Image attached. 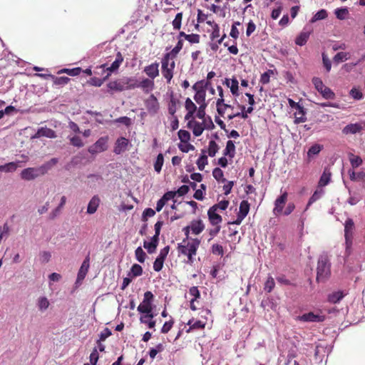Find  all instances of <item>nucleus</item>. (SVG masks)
Listing matches in <instances>:
<instances>
[{"label":"nucleus","mask_w":365,"mask_h":365,"mask_svg":"<svg viewBox=\"0 0 365 365\" xmlns=\"http://www.w3.org/2000/svg\"><path fill=\"white\" fill-rule=\"evenodd\" d=\"M138 80L135 77H123L107 84L109 92H121L137 88Z\"/></svg>","instance_id":"1"},{"label":"nucleus","mask_w":365,"mask_h":365,"mask_svg":"<svg viewBox=\"0 0 365 365\" xmlns=\"http://www.w3.org/2000/svg\"><path fill=\"white\" fill-rule=\"evenodd\" d=\"M153 300V294L152 292L150 291L145 292L143 302L138 307V311L140 313L145 314V315L141 316L140 318L141 323H146L147 318L153 319L154 317Z\"/></svg>","instance_id":"2"},{"label":"nucleus","mask_w":365,"mask_h":365,"mask_svg":"<svg viewBox=\"0 0 365 365\" xmlns=\"http://www.w3.org/2000/svg\"><path fill=\"white\" fill-rule=\"evenodd\" d=\"M200 241L198 239H193L191 242L183 240L182 243L178 244V252L187 257V262H193V257L196 255L197 250L200 245Z\"/></svg>","instance_id":"3"},{"label":"nucleus","mask_w":365,"mask_h":365,"mask_svg":"<svg viewBox=\"0 0 365 365\" xmlns=\"http://www.w3.org/2000/svg\"><path fill=\"white\" fill-rule=\"evenodd\" d=\"M162 73L169 83L173 77L175 61L170 58V53H166L162 59Z\"/></svg>","instance_id":"4"},{"label":"nucleus","mask_w":365,"mask_h":365,"mask_svg":"<svg viewBox=\"0 0 365 365\" xmlns=\"http://www.w3.org/2000/svg\"><path fill=\"white\" fill-rule=\"evenodd\" d=\"M317 271V279L318 281H324L329 275L330 264L327 256H321L319 258Z\"/></svg>","instance_id":"5"},{"label":"nucleus","mask_w":365,"mask_h":365,"mask_svg":"<svg viewBox=\"0 0 365 365\" xmlns=\"http://www.w3.org/2000/svg\"><path fill=\"white\" fill-rule=\"evenodd\" d=\"M312 83L315 88L322 94L323 98L326 99H334L335 98L334 93L329 88L324 86L319 78H314Z\"/></svg>","instance_id":"6"},{"label":"nucleus","mask_w":365,"mask_h":365,"mask_svg":"<svg viewBox=\"0 0 365 365\" xmlns=\"http://www.w3.org/2000/svg\"><path fill=\"white\" fill-rule=\"evenodd\" d=\"M354 227V221L351 219H347L344 224V237L346 252H348L352 245Z\"/></svg>","instance_id":"7"},{"label":"nucleus","mask_w":365,"mask_h":365,"mask_svg":"<svg viewBox=\"0 0 365 365\" xmlns=\"http://www.w3.org/2000/svg\"><path fill=\"white\" fill-rule=\"evenodd\" d=\"M325 319L324 315L309 312L296 317V320L304 322H321Z\"/></svg>","instance_id":"8"},{"label":"nucleus","mask_w":365,"mask_h":365,"mask_svg":"<svg viewBox=\"0 0 365 365\" xmlns=\"http://www.w3.org/2000/svg\"><path fill=\"white\" fill-rule=\"evenodd\" d=\"M107 142L108 138L106 137L99 138L88 148V152L91 154H96L105 151L108 148Z\"/></svg>","instance_id":"9"},{"label":"nucleus","mask_w":365,"mask_h":365,"mask_svg":"<svg viewBox=\"0 0 365 365\" xmlns=\"http://www.w3.org/2000/svg\"><path fill=\"white\" fill-rule=\"evenodd\" d=\"M89 267H90V257L88 255L87 257H86V258L84 259L79 270H78V275H77V279H76V284H81V282H83V280L85 279L86 274H87V272L88 271V269H89Z\"/></svg>","instance_id":"10"},{"label":"nucleus","mask_w":365,"mask_h":365,"mask_svg":"<svg viewBox=\"0 0 365 365\" xmlns=\"http://www.w3.org/2000/svg\"><path fill=\"white\" fill-rule=\"evenodd\" d=\"M249 210L250 203L247 200H242L240 205L239 212L234 223L236 225H240L247 215Z\"/></svg>","instance_id":"11"},{"label":"nucleus","mask_w":365,"mask_h":365,"mask_svg":"<svg viewBox=\"0 0 365 365\" xmlns=\"http://www.w3.org/2000/svg\"><path fill=\"white\" fill-rule=\"evenodd\" d=\"M41 137H46L48 138H56V132L47 127H41L38 129L37 132L32 136V138H39Z\"/></svg>","instance_id":"12"},{"label":"nucleus","mask_w":365,"mask_h":365,"mask_svg":"<svg viewBox=\"0 0 365 365\" xmlns=\"http://www.w3.org/2000/svg\"><path fill=\"white\" fill-rule=\"evenodd\" d=\"M361 123H350L343 128L342 133L346 135L359 133L365 128V123H364V126Z\"/></svg>","instance_id":"13"},{"label":"nucleus","mask_w":365,"mask_h":365,"mask_svg":"<svg viewBox=\"0 0 365 365\" xmlns=\"http://www.w3.org/2000/svg\"><path fill=\"white\" fill-rule=\"evenodd\" d=\"M147 110L150 113L155 114L159 109V103L154 95H150L145 102Z\"/></svg>","instance_id":"14"},{"label":"nucleus","mask_w":365,"mask_h":365,"mask_svg":"<svg viewBox=\"0 0 365 365\" xmlns=\"http://www.w3.org/2000/svg\"><path fill=\"white\" fill-rule=\"evenodd\" d=\"M21 178L24 180H32L39 177L36 168H28L21 172Z\"/></svg>","instance_id":"15"},{"label":"nucleus","mask_w":365,"mask_h":365,"mask_svg":"<svg viewBox=\"0 0 365 365\" xmlns=\"http://www.w3.org/2000/svg\"><path fill=\"white\" fill-rule=\"evenodd\" d=\"M287 193L284 192L275 200L274 208L273 210V213L274 215L277 216L282 212V210L287 201Z\"/></svg>","instance_id":"16"},{"label":"nucleus","mask_w":365,"mask_h":365,"mask_svg":"<svg viewBox=\"0 0 365 365\" xmlns=\"http://www.w3.org/2000/svg\"><path fill=\"white\" fill-rule=\"evenodd\" d=\"M159 63L155 62L144 68L143 71L151 79L155 78L159 75Z\"/></svg>","instance_id":"17"},{"label":"nucleus","mask_w":365,"mask_h":365,"mask_svg":"<svg viewBox=\"0 0 365 365\" xmlns=\"http://www.w3.org/2000/svg\"><path fill=\"white\" fill-rule=\"evenodd\" d=\"M58 162L57 158H52L48 162L45 163L42 165L36 168L37 171L38 172L39 175H43L47 173Z\"/></svg>","instance_id":"18"},{"label":"nucleus","mask_w":365,"mask_h":365,"mask_svg":"<svg viewBox=\"0 0 365 365\" xmlns=\"http://www.w3.org/2000/svg\"><path fill=\"white\" fill-rule=\"evenodd\" d=\"M187 127L192 130L195 136L198 137L203 133L204 127L202 123L191 120L187 123Z\"/></svg>","instance_id":"19"},{"label":"nucleus","mask_w":365,"mask_h":365,"mask_svg":"<svg viewBox=\"0 0 365 365\" xmlns=\"http://www.w3.org/2000/svg\"><path fill=\"white\" fill-rule=\"evenodd\" d=\"M101 200L98 195H94L90 200L86 212L89 215L94 214L99 207Z\"/></svg>","instance_id":"20"},{"label":"nucleus","mask_w":365,"mask_h":365,"mask_svg":"<svg viewBox=\"0 0 365 365\" xmlns=\"http://www.w3.org/2000/svg\"><path fill=\"white\" fill-rule=\"evenodd\" d=\"M189 227L191 229V232L194 235L200 234L205 229V225L201 220H195L191 221L189 225Z\"/></svg>","instance_id":"21"},{"label":"nucleus","mask_w":365,"mask_h":365,"mask_svg":"<svg viewBox=\"0 0 365 365\" xmlns=\"http://www.w3.org/2000/svg\"><path fill=\"white\" fill-rule=\"evenodd\" d=\"M210 222L213 225H218L222 222V217L217 213L216 209L210 207L207 212Z\"/></svg>","instance_id":"22"},{"label":"nucleus","mask_w":365,"mask_h":365,"mask_svg":"<svg viewBox=\"0 0 365 365\" xmlns=\"http://www.w3.org/2000/svg\"><path fill=\"white\" fill-rule=\"evenodd\" d=\"M128 145V140L125 138H120L117 140L114 152L116 154H120L125 151Z\"/></svg>","instance_id":"23"},{"label":"nucleus","mask_w":365,"mask_h":365,"mask_svg":"<svg viewBox=\"0 0 365 365\" xmlns=\"http://www.w3.org/2000/svg\"><path fill=\"white\" fill-rule=\"evenodd\" d=\"M159 239L157 236H153L150 241H145L143 243V247L147 250L148 252L150 254L154 253L156 250Z\"/></svg>","instance_id":"24"},{"label":"nucleus","mask_w":365,"mask_h":365,"mask_svg":"<svg viewBox=\"0 0 365 365\" xmlns=\"http://www.w3.org/2000/svg\"><path fill=\"white\" fill-rule=\"evenodd\" d=\"M153 79L144 78L140 83L138 82L137 88L140 87L146 93L151 91L154 88Z\"/></svg>","instance_id":"25"},{"label":"nucleus","mask_w":365,"mask_h":365,"mask_svg":"<svg viewBox=\"0 0 365 365\" xmlns=\"http://www.w3.org/2000/svg\"><path fill=\"white\" fill-rule=\"evenodd\" d=\"M346 294V293H344L343 291L340 290L333 292L332 293L329 294L328 301L330 303L336 304L339 302Z\"/></svg>","instance_id":"26"},{"label":"nucleus","mask_w":365,"mask_h":365,"mask_svg":"<svg viewBox=\"0 0 365 365\" xmlns=\"http://www.w3.org/2000/svg\"><path fill=\"white\" fill-rule=\"evenodd\" d=\"M297 111L295 113L294 123L296 124H299L305 122L307 120V118L305 116V112L303 107L300 105H297Z\"/></svg>","instance_id":"27"},{"label":"nucleus","mask_w":365,"mask_h":365,"mask_svg":"<svg viewBox=\"0 0 365 365\" xmlns=\"http://www.w3.org/2000/svg\"><path fill=\"white\" fill-rule=\"evenodd\" d=\"M225 156H229L232 158L235 155V145L232 140H228L226 144L225 149L223 150Z\"/></svg>","instance_id":"28"},{"label":"nucleus","mask_w":365,"mask_h":365,"mask_svg":"<svg viewBox=\"0 0 365 365\" xmlns=\"http://www.w3.org/2000/svg\"><path fill=\"white\" fill-rule=\"evenodd\" d=\"M206 150H202L201 155L197 160V165L200 170H203L205 165H207V156Z\"/></svg>","instance_id":"29"},{"label":"nucleus","mask_w":365,"mask_h":365,"mask_svg":"<svg viewBox=\"0 0 365 365\" xmlns=\"http://www.w3.org/2000/svg\"><path fill=\"white\" fill-rule=\"evenodd\" d=\"M310 35L309 31H302L295 39V43L298 46H304L307 42Z\"/></svg>","instance_id":"30"},{"label":"nucleus","mask_w":365,"mask_h":365,"mask_svg":"<svg viewBox=\"0 0 365 365\" xmlns=\"http://www.w3.org/2000/svg\"><path fill=\"white\" fill-rule=\"evenodd\" d=\"M210 85V81H200L192 86V89L195 92H206V88Z\"/></svg>","instance_id":"31"},{"label":"nucleus","mask_w":365,"mask_h":365,"mask_svg":"<svg viewBox=\"0 0 365 365\" xmlns=\"http://www.w3.org/2000/svg\"><path fill=\"white\" fill-rule=\"evenodd\" d=\"M331 179V173L328 169H324L320 180L319 181V186L324 187L329 184Z\"/></svg>","instance_id":"32"},{"label":"nucleus","mask_w":365,"mask_h":365,"mask_svg":"<svg viewBox=\"0 0 365 365\" xmlns=\"http://www.w3.org/2000/svg\"><path fill=\"white\" fill-rule=\"evenodd\" d=\"M123 61V58L122 55L120 54V53H118L115 60L112 63L110 66L107 68V70L109 71L110 73L116 71L119 68Z\"/></svg>","instance_id":"33"},{"label":"nucleus","mask_w":365,"mask_h":365,"mask_svg":"<svg viewBox=\"0 0 365 365\" xmlns=\"http://www.w3.org/2000/svg\"><path fill=\"white\" fill-rule=\"evenodd\" d=\"M68 139L69 140L70 143L74 147L81 148L84 145L83 140L78 135H69L68 136Z\"/></svg>","instance_id":"34"},{"label":"nucleus","mask_w":365,"mask_h":365,"mask_svg":"<svg viewBox=\"0 0 365 365\" xmlns=\"http://www.w3.org/2000/svg\"><path fill=\"white\" fill-rule=\"evenodd\" d=\"M49 304V301L46 297H41L37 300V307L41 312L46 310Z\"/></svg>","instance_id":"35"},{"label":"nucleus","mask_w":365,"mask_h":365,"mask_svg":"<svg viewBox=\"0 0 365 365\" xmlns=\"http://www.w3.org/2000/svg\"><path fill=\"white\" fill-rule=\"evenodd\" d=\"M350 58L349 53L347 52H339L337 53L333 58L334 62L336 63H339L341 62H344L347 61Z\"/></svg>","instance_id":"36"},{"label":"nucleus","mask_w":365,"mask_h":365,"mask_svg":"<svg viewBox=\"0 0 365 365\" xmlns=\"http://www.w3.org/2000/svg\"><path fill=\"white\" fill-rule=\"evenodd\" d=\"M51 258V253L49 251L42 250L39 252L38 260L41 264L48 263Z\"/></svg>","instance_id":"37"},{"label":"nucleus","mask_w":365,"mask_h":365,"mask_svg":"<svg viewBox=\"0 0 365 365\" xmlns=\"http://www.w3.org/2000/svg\"><path fill=\"white\" fill-rule=\"evenodd\" d=\"M81 71H82L81 68L79 67L71 68V69L70 68H63V69L60 70L59 71H58V74L66 73L71 76H76L81 73Z\"/></svg>","instance_id":"38"},{"label":"nucleus","mask_w":365,"mask_h":365,"mask_svg":"<svg viewBox=\"0 0 365 365\" xmlns=\"http://www.w3.org/2000/svg\"><path fill=\"white\" fill-rule=\"evenodd\" d=\"M323 146L319 144H314L310 147L307 152V156L309 158L314 157L319 153Z\"/></svg>","instance_id":"39"},{"label":"nucleus","mask_w":365,"mask_h":365,"mask_svg":"<svg viewBox=\"0 0 365 365\" xmlns=\"http://www.w3.org/2000/svg\"><path fill=\"white\" fill-rule=\"evenodd\" d=\"M219 150V146L215 140H210L208 145L207 153L209 156L214 157Z\"/></svg>","instance_id":"40"},{"label":"nucleus","mask_w":365,"mask_h":365,"mask_svg":"<svg viewBox=\"0 0 365 365\" xmlns=\"http://www.w3.org/2000/svg\"><path fill=\"white\" fill-rule=\"evenodd\" d=\"M212 175H213L214 178L218 182H227V180L225 178H224L223 171L219 168H215L213 170Z\"/></svg>","instance_id":"41"},{"label":"nucleus","mask_w":365,"mask_h":365,"mask_svg":"<svg viewBox=\"0 0 365 365\" xmlns=\"http://www.w3.org/2000/svg\"><path fill=\"white\" fill-rule=\"evenodd\" d=\"M324 194V190L322 189H320V190H317L314 194L311 196V197L309 198V200L308 202V204H307V209L308 208L309 206H310L313 202H316L317 200H318L319 199H320L322 197V196Z\"/></svg>","instance_id":"42"},{"label":"nucleus","mask_w":365,"mask_h":365,"mask_svg":"<svg viewBox=\"0 0 365 365\" xmlns=\"http://www.w3.org/2000/svg\"><path fill=\"white\" fill-rule=\"evenodd\" d=\"M327 17V12L325 9H321L317 12L311 19V22L314 23L319 20H323Z\"/></svg>","instance_id":"43"},{"label":"nucleus","mask_w":365,"mask_h":365,"mask_svg":"<svg viewBox=\"0 0 365 365\" xmlns=\"http://www.w3.org/2000/svg\"><path fill=\"white\" fill-rule=\"evenodd\" d=\"M164 163V158L163 154L159 153L156 158L155 164H154V169L157 173H160L161 171L162 167Z\"/></svg>","instance_id":"44"},{"label":"nucleus","mask_w":365,"mask_h":365,"mask_svg":"<svg viewBox=\"0 0 365 365\" xmlns=\"http://www.w3.org/2000/svg\"><path fill=\"white\" fill-rule=\"evenodd\" d=\"M19 162H11L2 165L3 172L12 173L14 172L18 168Z\"/></svg>","instance_id":"45"},{"label":"nucleus","mask_w":365,"mask_h":365,"mask_svg":"<svg viewBox=\"0 0 365 365\" xmlns=\"http://www.w3.org/2000/svg\"><path fill=\"white\" fill-rule=\"evenodd\" d=\"M182 13L180 12L178 13L174 19V20L172 22L173 29L175 30H179L181 27V23H182Z\"/></svg>","instance_id":"46"},{"label":"nucleus","mask_w":365,"mask_h":365,"mask_svg":"<svg viewBox=\"0 0 365 365\" xmlns=\"http://www.w3.org/2000/svg\"><path fill=\"white\" fill-rule=\"evenodd\" d=\"M135 257H136L137 260L139 262L143 263L145 262V257H146V254L140 247H138L135 250Z\"/></svg>","instance_id":"47"},{"label":"nucleus","mask_w":365,"mask_h":365,"mask_svg":"<svg viewBox=\"0 0 365 365\" xmlns=\"http://www.w3.org/2000/svg\"><path fill=\"white\" fill-rule=\"evenodd\" d=\"M334 13L337 19L340 20H344L346 19V16L348 14L349 11L346 8H340L336 9Z\"/></svg>","instance_id":"48"},{"label":"nucleus","mask_w":365,"mask_h":365,"mask_svg":"<svg viewBox=\"0 0 365 365\" xmlns=\"http://www.w3.org/2000/svg\"><path fill=\"white\" fill-rule=\"evenodd\" d=\"M52 78L53 79L54 84L59 85V86L66 85L70 81V78L68 77H66V76L56 77V76H53Z\"/></svg>","instance_id":"49"},{"label":"nucleus","mask_w":365,"mask_h":365,"mask_svg":"<svg viewBox=\"0 0 365 365\" xmlns=\"http://www.w3.org/2000/svg\"><path fill=\"white\" fill-rule=\"evenodd\" d=\"M187 324L190 326V329H202L205 327V323L200 320H189Z\"/></svg>","instance_id":"50"},{"label":"nucleus","mask_w":365,"mask_h":365,"mask_svg":"<svg viewBox=\"0 0 365 365\" xmlns=\"http://www.w3.org/2000/svg\"><path fill=\"white\" fill-rule=\"evenodd\" d=\"M143 273L142 267L139 264H135L132 266L130 269V274H132L133 277H138L140 276Z\"/></svg>","instance_id":"51"},{"label":"nucleus","mask_w":365,"mask_h":365,"mask_svg":"<svg viewBox=\"0 0 365 365\" xmlns=\"http://www.w3.org/2000/svg\"><path fill=\"white\" fill-rule=\"evenodd\" d=\"M178 138L183 143H187L190 138V134L185 130H180L178 131Z\"/></svg>","instance_id":"52"},{"label":"nucleus","mask_w":365,"mask_h":365,"mask_svg":"<svg viewBox=\"0 0 365 365\" xmlns=\"http://www.w3.org/2000/svg\"><path fill=\"white\" fill-rule=\"evenodd\" d=\"M275 285L274 280L273 277H268L265 284H264V290L267 292H271L272 289H274Z\"/></svg>","instance_id":"53"},{"label":"nucleus","mask_w":365,"mask_h":365,"mask_svg":"<svg viewBox=\"0 0 365 365\" xmlns=\"http://www.w3.org/2000/svg\"><path fill=\"white\" fill-rule=\"evenodd\" d=\"M205 96L206 92H195L194 99L198 104H203L205 103Z\"/></svg>","instance_id":"54"},{"label":"nucleus","mask_w":365,"mask_h":365,"mask_svg":"<svg viewBox=\"0 0 365 365\" xmlns=\"http://www.w3.org/2000/svg\"><path fill=\"white\" fill-rule=\"evenodd\" d=\"M239 82L236 78L231 80V85L230 86L231 93L235 96H238Z\"/></svg>","instance_id":"55"},{"label":"nucleus","mask_w":365,"mask_h":365,"mask_svg":"<svg viewBox=\"0 0 365 365\" xmlns=\"http://www.w3.org/2000/svg\"><path fill=\"white\" fill-rule=\"evenodd\" d=\"M351 165L353 168H357L362 163V160L360 157L351 155L349 158Z\"/></svg>","instance_id":"56"},{"label":"nucleus","mask_w":365,"mask_h":365,"mask_svg":"<svg viewBox=\"0 0 365 365\" xmlns=\"http://www.w3.org/2000/svg\"><path fill=\"white\" fill-rule=\"evenodd\" d=\"M185 108L191 113L196 111L197 107L195 104L192 101V100L187 98L185 101Z\"/></svg>","instance_id":"57"},{"label":"nucleus","mask_w":365,"mask_h":365,"mask_svg":"<svg viewBox=\"0 0 365 365\" xmlns=\"http://www.w3.org/2000/svg\"><path fill=\"white\" fill-rule=\"evenodd\" d=\"M183 46V41L182 40H179L178 43L176 44V46L172 49V51H170V53H169L170 54V56H173V57L175 56L182 49Z\"/></svg>","instance_id":"58"},{"label":"nucleus","mask_w":365,"mask_h":365,"mask_svg":"<svg viewBox=\"0 0 365 365\" xmlns=\"http://www.w3.org/2000/svg\"><path fill=\"white\" fill-rule=\"evenodd\" d=\"M274 72L272 70H269L268 71L262 73L260 78V82L263 84H267L269 82L270 75L273 74Z\"/></svg>","instance_id":"59"},{"label":"nucleus","mask_w":365,"mask_h":365,"mask_svg":"<svg viewBox=\"0 0 365 365\" xmlns=\"http://www.w3.org/2000/svg\"><path fill=\"white\" fill-rule=\"evenodd\" d=\"M202 120V123L203 125L204 129L211 130L214 128L215 125L210 117L204 118Z\"/></svg>","instance_id":"60"},{"label":"nucleus","mask_w":365,"mask_h":365,"mask_svg":"<svg viewBox=\"0 0 365 365\" xmlns=\"http://www.w3.org/2000/svg\"><path fill=\"white\" fill-rule=\"evenodd\" d=\"M322 61H323V65H324V68H326L327 71V72L330 71V70L331 68V61L329 58V57L324 53L322 54Z\"/></svg>","instance_id":"61"},{"label":"nucleus","mask_w":365,"mask_h":365,"mask_svg":"<svg viewBox=\"0 0 365 365\" xmlns=\"http://www.w3.org/2000/svg\"><path fill=\"white\" fill-rule=\"evenodd\" d=\"M185 39L191 43H197L200 41V36L195 34H188Z\"/></svg>","instance_id":"62"},{"label":"nucleus","mask_w":365,"mask_h":365,"mask_svg":"<svg viewBox=\"0 0 365 365\" xmlns=\"http://www.w3.org/2000/svg\"><path fill=\"white\" fill-rule=\"evenodd\" d=\"M229 205V201L228 200H222L219 203L215 205L212 207H214L216 209V211L220 209L221 210H225L227 208Z\"/></svg>","instance_id":"63"},{"label":"nucleus","mask_w":365,"mask_h":365,"mask_svg":"<svg viewBox=\"0 0 365 365\" xmlns=\"http://www.w3.org/2000/svg\"><path fill=\"white\" fill-rule=\"evenodd\" d=\"M207 106L206 103L200 104L199 109L197 113V117L199 119H202L205 118V108Z\"/></svg>","instance_id":"64"}]
</instances>
